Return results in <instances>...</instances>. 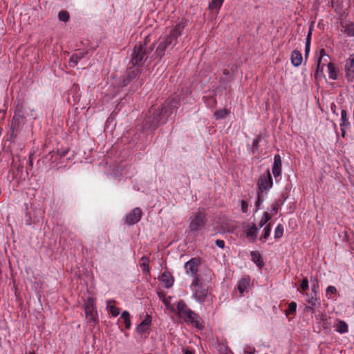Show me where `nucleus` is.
Masks as SVG:
<instances>
[{"instance_id":"nucleus-52","label":"nucleus","mask_w":354,"mask_h":354,"mask_svg":"<svg viewBox=\"0 0 354 354\" xmlns=\"http://www.w3.org/2000/svg\"><path fill=\"white\" fill-rule=\"evenodd\" d=\"M315 307L316 306H313L311 305H309V306H307L306 307V309L307 311H309V312H310L312 313H315Z\"/></svg>"},{"instance_id":"nucleus-5","label":"nucleus","mask_w":354,"mask_h":354,"mask_svg":"<svg viewBox=\"0 0 354 354\" xmlns=\"http://www.w3.org/2000/svg\"><path fill=\"white\" fill-rule=\"evenodd\" d=\"M147 59V44H138L135 45L131 58V62L133 66H140Z\"/></svg>"},{"instance_id":"nucleus-38","label":"nucleus","mask_w":354,"mask_h":354,"mask_svg":"<svg viewBox=\"0 0 354 354\" xmlns=\"http://www.w3.org/2000/svg\"><path fill=\"white\" fill-rule=\"evenodd\" d=\"M270 218L271 216L267 212H263L262 217L261 218L259 223V227H262L264 225H266V223L270 220Z\"/></svg>"},{"instance_id":"nucleus-51","label":"nucleus","mask_w":354,"mask_h":354,"mask_svg":"<svg viewBox=\"0 0 354 354\" xmlns=\"http://www.w3.org/2000/svg\"><path fill=\"white\" fill-rule=\"evenodd\" d=\"M86 53H86V52H85V51H81V52H79V53H76L75 54H76L78 57H80V60H81L82 59H83V58L85 57V55H86Z\"/></svg>"},{"instance_id":"nucleus-24","label":"nucleus","mask_w":354,"mask_h":354,"mask_svg":"<svg viewBox=\"0 0 354 354\" xmlns=\"http://www.w3.org/2000/svg\"><path fill=\"white\" fill-rule=\"evenodd\" d=\"M306 301L309 305H311L313 306H319L320 301L318 295H313V293H306Z\"/></svg>"},{"instance_id":"nucleus-4","label":"nucleus","mask_w":354,"mask_h":354,"mask_svg":"<svg viewBox=\"0 0 354 354\" xmlns=\"http://www.w3.org/2000/svg\"><path fill=\"white\" fill-rule=\"evenodd\" d=\"M189 229L192 232L200 231L207 222L206 213L204 209L199 208L189 219Z\"/></svg>"},{"instance_id":"nucleus-44","label":"nucleus","mask_w":354,"mask_h":354,"mask_svg":"<svg viewBox=\"0 0 354 354\" xmlns=\"http://www.w3.org/2000/svg\"><path fill=\"white\" fill-rule=\"evenodd\" d=\"M309 287L308 280L307 277H305L302 279L301 284H300V289H301L303 291L306 290Z\"/></svg>"},{"instance_id":"nucleus-35","label":"nucleus","mask_w":354,"mask_h":354,"mask_svg":"<svg viewBox=\"0 0 354 354\" xmlns=\"http://www.w3.org/2000/svg\"><path fill=\"white\" fill-rule=\"evenodd\" d=\"M265 196L266 195L263 194L262 192H257V198L255 202V212H257L260 209L261 204L264 201Z\"/></svg>"},{"instance_id":"nucleus-21","label":"nucleus","mask_w":354,"mask_h":354,"mask_svg":"<svg viewBox=\"0 0 354 354\" xmlns=\"http://www.w3.org/2000/svg\"><path fill=\"white\" fill-rule=\"evenodd\" d=\"M302 59H303L302 55L299 50H295L292 52L291 56H290V60H291V64L294 66H295V67L299 66L301 64Z\"/></svg>"},{"instance_id":"nucleus-1","label":"nucleus","mask_w":354,"mask_h":354,"mask_svg":"<svg viewBox=\"0 0 354 354\" xmlns=\"http://www.w3.org/2000/svg\"><path fill=\"white\" fill-rule=\"evenodd\" d=\"M179 106L180 101L177 98L174 97L168 98L161 108L155 109L146 120L144 128L156 129L160 124L166 123Z\"/></svg>"},{"instance_id":"nucleus-32","label":"nucleus","mask_w":354,"mask_h":354,"mask_svg":"<svg viewBox=\"0 0 354 354\" xmlns=\"http://www.w3.org/2000/svg\"><path fill=\"white\" fill-rule=\"evenodd\" d=\"M335 328L336 331L341 334L348 332V325L344 321L342 320H340L337 322Z\"/></svg>"},{"instance_id":"nucleus-26","label":"nucleus","mask_w":354,"mask_h":354,"mask_svg":"<svg viewBox=\"0 0 354 354\" xmlns=\"http://www.w3.org/2000/svg\"><path fill=\"white\" fill-rule=\"evenodd\" d=\"M271 230H272V225L270 223H268V225H266L264 227L263 232H262V234L261 235V236L259 238V240L261 242L265 243L268 240V237L270 235Z\"/></svg>"},{"instance_id":"nucleus-9","label":"nucleus","mask_w":354,"mask_h":354,"mask_svg":"<svg viewBox=\"0 0 354 354\" xmlns=\"http://www.w3.org/2000/svg\"><path fill=\"white\" fill-rule=\"evenodd\" d=\"M257 192H262L263 193V192L265 191V195H266L268 191H269L273 185L272 178L269 170L267 171L266 174H263L260 176L257 183Z\"/></svg>"},{"instance_id":"nucleus-48","label":"nucleus","mask_w":354,"mask_h":354,"mask_svg":"<svg viewBox=\"0 0 354 354\" xmlns=\"http://www.w3.org/2000/svg\"><path fill=\"white\" fill-rule=\"evenodd\" d=\"M215 244L217 247H218L221 249H223L225 246V243L223 240L217 239L215 241Z\"/></svg>"},{"instance_id":"nucleus-43","label":"nucleus","mask_w":354,"mask_h":354,"mask_svg":"<svg viewBox=\"0 0 354 354\" xmlns=\"http://www.w3.org/2000/svg\"><path fill=\"white\" fill-rule=\"evenodd\" d=\"M140 70L138 68H137L129 72V77L131 80L136 79L140 75Z\"/></svg>"},{"instance_id":"nucleus-22","label":"nucleus","mask_w":354,"mask_h":354,"mask_svg":"<svg viewBox=\"0 0 354 354\" xmlns=\"http://www.w3.org/2000/svg\"><path fill=\"white\" fill-rule=\"evenodd\" d=\"M149 258L146 256H143L140 259V266L142 269V271L144 274H146L150 276V269H149Z\"/></svg>"},{"instance_id":"nucleus-41","label":"nucleus","mask_w":354,"mask_h":354,"mask_svg":"<svg viewBox=\"0 0 354 354\" xmlns=\"http://www.w3.org/2000/svg\"><path fill=\"white\" fill-rule=\"evenodd\" d=\"M297 303L292 301L289 304L288 309L286 310V315H293L296 312Z\"/></svg>"},{"instance_id":"nucleus-17","label":"nucleus","mask_w":354,"mask_h":354,"mask_svg":"<svg viewBox=\"0 0 354 354\" xmlns=\"http://www.w3.org/2000/svg\"><path fill=\"white\" fill-rule=\"evenodd\" d=\"M151 324V317L149 315H147L141 323L138 325L136 328L137 332L141 334L147 332L149 329Z\"/></svg>"},{"instance_id":"nucleus-16","label":"nucleus","mask_w":354,"mask_h":354,"mask_svg":"<svg viewBox=\"0 0 354 354\" xmlns=\"http://www.w3.org/2000/svg\"><path fill=\"white\" fill-rule=\"evenodd\" d=\"M281 158L279 154H275L274 156V162L272 167V172L274 178H277L281 176Z\"/></svg>"},{"instance_id":"nucleus-47","label":"nucleus","mask_w":354,"mask_h":354,"mask_svg":"<svg viewBox=\"0 0 354 354\" xmlns=\"http://www.w3.org/2000/svg\"><path fill=\"white\" fill-rule=\"evenodd\" d=\"M261 140V136H258L256 138H254L252 141V147L255 149H258L259 148V142Z\"/></svg>"},{"instance_id":"nucleus-27","label":"nucleus","mask_w":354,"mask_h":354,"mask_svg":"<svg viewBox=\"0 0 354 354\" xmlns=\"http://www.w3.org/2000/svg\"><path fill=\"white\" fill-rule=\"evenodd\" d=\"M252 261L256 263L259 267L263 264V261L260 253L257 251H252L250 253Z\"/></svg>"},{"instance_id":"nucleus-23","label":"nucleus","mask_w":354,"mask_h":354,"mask_svg":"<svg viewBox=\"0 0 354 354\" xmlns=\"http://www.w3.org/2000/svg\"><path fill=\"white\" fill-rule=\"evenodd\" d=\"M328 77L333 80H336L338 78V70L334 63L328 64Z\"/></svg>"},{"instance_id":"nucleus-7","label":"nucleus","mask_w":354,"mask_h":354,"mask_svg":"<svg viewBox=\"0 0 354 354\" xmlns=\"http://www.w3.org/2000/svg\"><path fill=\"white\" fill-rule=\"evenodd\" d=\"M84 311L88 322L95 324L98 322L97 313L95 307L94 299L88 297L84 304Z\"/></svg>"},{"instance_id":"nucleus-29","label":"nucleus","mask_w":354,"mask_h":354,"mask_svg":"<svg viewBox=\"0 0 354 354\" xmlns=\"http://www.w3.org/2000/svg\"><path fill=\"white\" fill-rule=\"evenodd\" d=\"M203 101L205 105L211 109L214 108L217 104L214 96H205L203 97Z\"/></svg>"},{"instance_id":"nucleus-46","label":"nucleus","mask_w":354,"mask_h":354,"mask_svg":"<svg viewBox=\"0 0 354 354\" xmlns=\"http://www.w3.org/2000/svg\"><path fill=\"white\" fill-rule=\"evenodd\" d=\"M241 209L243 213H247L248 211V203L247 201H241Z\"/></svg>"},{"instance_id":"nucleus-6","label":"nucleus","mask_w":354,"mask_h":354,"mask_svg":"<svg viewBox=\"0 0 354 354\" xmlns=\"http://www.w3.org/2000/svg\"><path fill=\"white\" fill-rule=\"evenodd\" d=\"M26 118L22 114L15 112L10 125V136L14 139L17 136L18 133L23 129Z\"/></svg>"},{"instance_id":"nucleus-36","label":"nucleus","mask_w":354,"mask_h":354,"mask_svg":"<svg viewBox=\"0 0 354 354\" xmlns=\"http://www.w3.org/2000/svg\"><path fill=\"white\" fill-rule=\"evenodd\" d=\"M340 127H348L350 125V122L347 118V112L346 110L343 109L341 111V122L339 124Z\"/></svg>"},{"instance_id":"nucleus-13","label":"nucleus","mask_w":354,"mask_h":354,"mask_svg":"<svg viewBox=\"0 0 354 354\" xmlns=\"http://www.w3.org/2000/svg\"><path fill=\"white\" fill-rule=\"evenodd\" d=\"M243 232L246 238L251 243H254L257 239L259 228L255 223L246 224L243 225Z\"/></svg>"},{"instance_id":"nucleus-2","label":"nucleus","mask_w":354,"mask_h":354,"mask_svg":"<svg viewBox=\"0 0 354 354\" xmlns=\"http://www.w3.org/2000/svg\"><path fill=\"white\" fill-rule=\"evenodd\" d=\"M173 312L178 318L183 319L186 324L198 328L203 327L200 316L192 310L183 300L180 299L176 303V308L173 309Z\"/></svg>"},{"instance_id":"nucleus-8","label":"nucleus","mask_w":354,"mask_h":354,"mask_svg":"<svg viewBox=\"0 0 354 354\" xmlns=\"http://www.w3.org/2000/svg\"><path fill=\"white\" fill-rule=\"evenodd\" d=\"M330 57L326 53V51L324 48H321L319 50L318 57L316 61L317 63V69L315 74V77H321L324 75V68L325 66H328V64L330 62H328Z\"/></svg>"},{"instance_id":"nucleus-19","label":"nucleus","mask_w":354,"mask_h":354,"mask_svg":"<svg viewBox=\"0 0 354 354\" xmlns=\"http://www.w3.org/2000/svg\"><path fill=\"white\" fill-rule=\"evenodd\" d=\"M160 280L164 283L166 288H171L174 283V278L169 271H165L161 277Z\"/></svg>"},{"instance_id":"nucleus-55","label":"nucleus","mask_w":354,"mask_h":354,"mask_svg":"<svg viewBox=\"0 0 354 354\" xmlns=\"http://www.w3.org/2000/svg\"><path fill=\"white\" fill-rule=\"evenodd\" d=\"M184 354H194V353L192 351L186 350Z\"/></svg>"},{"instance_id":"nucleus-56","label":"nucleus","mask_w":354,"mask_h":354,"mask_svg":"<svg viewBox=\"0 0 354 354\" xmlns=\"http://www.w3.org/2000/svg\"><path fill=\"white\" fill-rule=\"evenodd\" d=\"M154 48V44H151L149 48V52H151L153 50Z\"/></svg>"},{"instance_id":"nucleus-49","label":"nucleus","mask_w":354,"mask_h":354,"mask_svg":"<svg viewBox=\"0 0 354 354\" xmlns=\"http://www.w3.org/2000/svg\"><path fill=\"white\" fill-rule=\"evenodd\" d=\"M310 42L308 41H306V45H305V55L307 56L310 52Z\"/></svg>"},{"instance_id":"nucleus-18","label":"nucleus","mask_w":354,"mask_h":354,"mask_svg":"<svg viewBox=\"0 0 354 354\" xmlns=\"http://www.w3.org/2000/svg\"><path fill=\"white\" fill-rule=\"evenodd\" d=\"M341 31L348 37L354 36V24L351 21H341Z\"/></svg>"},{"instance_id":"nucleus-57","label":"nucleus","mask_w":354,"mask_h":354,"mask_svg":"<svg viewBox=\"0 0 354 354\" xmlns=\"http://www.w3.org/2000/svg\"><path fill=\"white\" fill-rule=\"evenodd\" d=\"M29 354H35L34 351L30 352Z\"/></svg>"},{"instance_id":"nucleus-33","label":"nucleus","mask_w":354,"mask_h":354,"mask_svg":"<svg viewBox=\"0 0 354 354\" xmlns=\"http://www.w3.org/2000/svg\"><path fill=\"white\" fill-rule=\"evenodd\" d=\"M120 318L123 319L124 324H125L126 329H127V330L130 329L131 323V320H130L129 313L127 310L123 311L121 314Z\"/></svg>"},{"instance_id":"nucleus-42","label":"nucleus","mask_w":354,"mask_h":354,"mask_svg":"<svg viewBox=\"0 0 354 354\" xmlns=\"http://www.w3.org/2000/svg\"><path fill=\"white\" fill-rule=\"evenodd\" d=\"M80 61V57H78L75 53H74L70 57L69 66L71 67H75Z\"/></svg>"},{"instance_id":"nucleus-15","label":"nucleus","mask_w":354,"mask_h":354,"mask_svg":"<svg viewBox=\"0 0 354 354\" xmlns=\"http://www.w3.org/2000/svg\"><path fill=\"white\" fill-rule=\"evenodd\" d=\"M345 76L350 82H354V53L346 60L344 65Z\"/></svg>"},{"instance_id":"nucleus-28","label":"nucleus","mask_w":354,"mask_h":354,"mask_svg":"<svg viewBox=\"0 0 354 354\" xmlns=\"http://www.w3.org/2000/svg\"><path fill=\"white\" fill-rule=\"evenodd\" d=\"M160 299L162 301L167 309L171 310L173 312V308L171 305V297L170 296L166 297L164 294H158Z\"/></svg>"},{"instance_id":"nucleus-45","label":"nucleus","mask_w":354,"mask_h":354,"mask_svg":"<svg viewBox=\"0 0 354 354\" xmlns=\"http://www.w3.org/2000/svg\"><path fill=\"white\" fill-rule=\"evenodd\" d=\"M243 352H244V354H254L255 348H254V347H253L252 346L246 345L244 347Z\"/></svg>"},{"instance_id":"nucleus-31","label":"nucleus","mask_w":354,"mask_h":354,"mask_svg":"<svg viewBox=\"0 0 354 354\" xmlns=\"http://www.w3.org/2000/svg\"><path fill=\"white\" fill-rule=\"evenodd\" d=\"M337 288L333 286H329L326 290V297L328 299L335 300V295L337 293Z\"/></svg>"},{"instance_id":"nucleus-14","label":"nucleus","mask_w":354,"mask_h":354,"mask_svg":"<svg viewBox=\"0 0 354 354\" xmlns=\"http://www.w3.org/2000/svg\"><path fill=\"white\" fill-rule=\"evenodd\" d=\"M187 26V20L181 19L176 25L171 30L169 34L167 35L174 42L177 43V39L181 35L183 29Z\"/></svg>"},{"instance_id":"nucleus-3","label":"nucleus","mask_w":354,"mask_h":354,"mask_svg":"<svg viewBox=\"0 0 354 354\" xmlns=\"http://www.w3.org/2000/svg\"><path fill=\"white\" fill-rule=\"evenodd\" d=\"M193 299L200 304L205 302H212V295L207 288H205L199 277H196L189 286Z\"/></svg>"},{"instance_id":"nucleus-12","label":"nucleus","mask_w":354,"mask_h":354,"mask_svg":"<svg viewBox=\"0 0 354 354\" xmlns=\"http://www.w3.org/2000/svg\"><path fill=\"white\" fill-rule=\"evenodd\" d=\"M176 44V43L167 35L162 39V40L160 41L156 49L155 53L158 57L161 58L165 55V50L167 48H169L170 46H171V48H173Z\"/></svg>"},{"instance_id":"nucleus-11","label":"nucleus","mask_w":354,"mask_h":354,"mask_svg":"<svg viewBox=\"0 0 354 354\" xmlns=\"http://www.w3.org/2000/svg\"><path fill=\"white\" fill-rule=\"evenodd\" d=\"M142 216V211L139 207L133 208L124 218V223L129 225H133L138 223Z\"/></svg>"},{"instance_id":"nucleus-10","label":"nucleus","mask_w":354,"mask_h":354,"mask_svg":"<svg viewBox=\"0 0 354 354\" xmlns=\"http://www.w3.org/2000/svg\"><path fill=\"white\" fill-rule=\"evenodd\" d=\"M201 263V261L200 258H192L190 260L187 261L184 265V268L185 270L186 274L191 277H193L194 279L196 277H199L198 275H197V272L198 271V268Z\"/></svg>"},{"instance_id":"nucleus-37","label":"nucleus","mask_w":354,"mask_h":354,"mask_svg":"<svg viewBox=\"0 0 354 354\" xmlns=\"http://www.w3.org/2000/svg\"><path fill=\"white\" fill-rule=\"evenodd\" d=\"M283 201H281V199H279L271 205L270 211L272 214L274 215L277 213L280 206L283 203Z\"/></svg>"},{"instance_id":"nucleus-40","label":"nucleus","mask_w":354,"mask_h":354,"mask_svg":"<svg viewBox=\"0 0 354 354\" xmlns=\"http://www.w3.org/2000/svg\"><path fill=\"white\" fill-rule=\"evenodd\" d=\"M59 20L64 22H67L70 19V15L66 10H62L58 14Z\"/></svg>"},{"instance_id":"nucleus-39","label":"nucleus","mask_w":354,"mask_h":354,"mask_svg":"<svg viewBox=\"0 0 354 354\" xmlns=\"http://www.w3.org/2000/svg\"><path fill=\"white\" fill-rule=\"evenodd\" d=\"M284 228L281 224H278L274 230V239H279L282 237L283 234Z\"/></svg>"},{"instance_id":"nucleus-34","label":"nucleus","mask_w":354,"mask_h":354,"mask_svg":"<svg viewBox=\"0 0 354 354\" xmlns=\"http://www.w3.org/2000/svg\"><path fill=\"white\" fill-rule=\"evenodd\" d=\"M224 0H212L209 2L208 8L211 10H218L223 3Z\"/></svg>"},{"instance_id":"nucleus-53","label":"nucleus","mask_w":354,"mask_h":354,"mask_svg":"<svg viewBox=\"0 0 354 354\" xmlns=\"http://www.w3.org/2000/svg\"><path fill=\"white\" fill-rule=\"evenodd\" d=\"M317 286H316L315 285L312 286L310 293H313V295H317Z\"/></svg>"},{"instance_id":"nucleus-58","label":"nucleus","mask_w":354,"mask_h":354,"mask_svg":"<svg viewBox=\"0 0 354 354\" xmlns=\"http://www.w3.org/2000/svg\"><path fill=\"white\" fill-rule=\"evenodd\" d=\"M225 354H232V353H225Z\"/></svg>"},{"instance_id":"nucleus-20","label":"nucleus","mask_w":354,"mask_h":354,"mask_svg":"<svg viewBox=\"0 0 354 354\" xmlns=\"http://www.w3.org/2000/svg\"><path fill=\"white\" fill-rule=\"evenodd\" d=\"M250 283V279L248 277L242 278L239 281L237 284V288L239 292L242 295L245 292L248 290V288Z\"/></svg>"},{"instance_id":"nucleus-25","label":"nucleus","mask_w":354,"mask_h":354,"mask_svg":"<svg viewBox=\"0 0 354 354\" xmlns=\"http://www.w3.org/2000/svg\"><path fill=\"white\" fill-rule=\"evenodd\" d=\"M114 302V300H107L106 308L113 317H117L120 314V309L115 306L111 304Z\"/></svg>"},{"instance_id":"nucleus-54","label":"nucleus","mask_w":354,"mask_h":354,"mask_svg":"<svg viewBox=\"0 0 354 354\" xmlns=\"http://www.w3.org/2000/svg\"><path fill=\"white\" fill-rule=\"evenodd\" d=\"M348 127H340V129H341V133H342V137H344L345 136V134H346V129H347Z\"/></svg>"},{"instance_id":"nucleus-50","label":"nucleus","mask_w":354,"mask_h":354,"mask_svg":"<svg viewBox=\"0 0 354 354\" xmlns=\"http://www.w3.org/2000/svg\"><path fill=\"white\" fill-rule=\"evenodd\" d=\"M312 32H313V28H312V27H310L309 28L308 35L306 36V41H308L309 42H310V41H311V36H312Z\"/></svg>"},{"instance_id":"nucleus-30","label":"nucleus","mask_w":354,"mask_h":354,"mask_svg":"<svg viewBox=\"0 0 354 354\" xmlns=\"http://www.w3.org/2000/svg\"><path fill=\"white\" fill-rule=\"evenodd\" d=\"M230 111L227 109H221L216 111L214 113V116L216 120L224 119L228 114Z\"/></svg>"}]
</instances>
